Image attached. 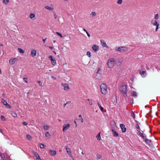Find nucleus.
<instances>
[{
	"label": "nucleus",
	"mask_w": 160,
	"mask_h": 160,
	"mask_svg": "<svg viewBox=\"0 0 160 160\" xmlns=\"http://www.w3.org/2000/svg\"><path fill=\"white\" fill-rule=\"evenodd\" d=\"M115 61V59L114 58H111L109 59L107 62L108 67V68H113L114 65Z\"/></svg>",
	"instance_id": "1"
},
{
	"label": "nucleus",
	"mask_w": 160,
	"mask_h": 160,
	"mask_svg": "<svg viewBox=\"0 0 160 160\" xmlns=\"http://www.w3.org/2000/svg\"><path fill=\"white\" fill-rule=\"evenodd\" d=\"M107 87L106 84L102 83L101 84V92L103 94H106L107 93Z\"/></svg>",
	"instance_id": "2"
},
{
	"label": "nucleus",
	"mask_w": 160,
	"mask_h": 160,
	"mask_svg": "<svg viewBox=\"0 0 160 160\" xmlns=\"http://www.w3.org/2000/svg\"><path fill=\"white\" fill-rule=\"evenodd\" d=\"M115 49L116 51L119 52H126L128 50V49L127 48L123 46L116 47Z\"/></svg>",
	"instance_id": "3"
},
{
	"label": "nucleus",
	"mask_w": 160,
	"mask_h": 160,
	"mask_svg": "<svg viewBox=\"0 0 160 160\" xmlns=\"http://www.w3.org/2000/svg\"><path fill=\"white\" fill-rule=\"evenodd\" d=\"M119 89L120 92L124 95V96H127V88L126 85H122L120 87Z\"/></svg>",
	"instance_id": "4"
},
{
	"label": "nucleus",
	"mask_w": 160,
	"mask_h": 160,
	"mask_svg": "<svg viewBox=\"0 0 160 160\" xmlns=\"http://www.w3.org/2000/svg\"><path fill=\"white\" fill-rule=\"evenodd\" d=\"M69 124H64L63 125L62 131L63 132H65L70 128Z\"/></svg>",
	"instance_id": "5"
},
{
	"label": "nucleus",
	"mask_w": 160,
	"mask_h": 160,
	"mask_svg": "<svg viewBox=\"0 0 160 160\" xmlns=\"http://www.w3.org/2000/svg\"><path fill=\"white\" fill-rule=\"evenodd\" d=\"M18 60V59L15 58H12L9 60V63L10 65L13 64Z\"/></svg>",
	"instance_id": "6"
},
{
	"label": "nucleus",
	"mask_w": 160,
	"mask_h": 160,
	"mask_svg": "<svg viewBox=\"0 0 160 160\" xmlns=\"http://www.w3.org/2000/svg\"><path fill=\"white\" fill-rule=\"evenodd\" d=\"M62 85L64 87V89L65 90L68 91L70 90V88L68 84L62 83Z\"/></svg>",
	"instance_id": "7"
},
{
	"label": "nucleus",
	"mask_w": 160,
	"mask_h": 160,
	"mask_svg": "<svg viewBox=\"0 0 160 160\" xmlns=\"http://www.w3.org/2000/svg\"><path fill=\"white\" fill-rule=\"evenodd\" d=\"M48 58L51 60V63L52 65H55L56 63L55 59L54 58H53L52 56L51 55Z\"/></svg>",
	"instance_id": "8"
},
{
	"label": "nucleus",
	"mask_w": 160,
	"mask_h": 160,
	"mask_svg": "<svg viewBox=\"0 0 160 160\" xmlns=\"http://www.w3.org/2000/svg\"><path fill=\"white\" fill-rule=\"evenodd\" d=\"M138 133L139 135L143 138L144 140L147 138L146 135L143 133V132L142 131V132L140 131H138Z\"/></svg>",
	"instance_id": "9"
},
{
	"label": "nucleus",
	"mask_w": 160,
	"mask_h": 160,
	"mask_svg": "<svg viewBox=\"0 0 160 160\" xmlns=\"http://www.w3.org/2000/svg\"><path fill=\"white\" fill-rule=\"evenodd\" d=\"M92 48L95 52H97L99 49V46L94 44L92 46Z\"/></svg>",
	"instance_id": "10"
},
{
	"label": "nucleus",
	"mask_w": 160,
	"mask_h": 160,
	"mask_svg": "<svg viewBox=\"0 0 160 160\" xmlns=\"http://www.w3.org/2000/svg\"><path fill=\"white\" fill-rule=\"evenodd\" d=\"M140 74L141 75V76L143 78L146 77L147 75V73L146 72V70L142 71V70H140Z\"/></svg>",
	"instance_id": "11"
},
{
	"label": "nucleus",
	"mask_w": 160,
	"mask_h": 160,
	"mask_svg": "<svg viewBox=\"0 0 160 160\" xmlns=\"http://www.w3.org/2000/svg\"><path fill=\"white\" fill-rule=\"evenodd\" d=\"M101 44L102 47L105 48H109L108 47L107 45L105 42L103 40H101Z\"/></svg>",
	"instance_id": "12"
},
{
	"label": "nucleus",
	"mask_w": 160,
	"mask_h": 160,
	"mask_svg": "<svg viewBox=\"0 0 160 160\" xmlns=\"http://www.w3.org/2000/svg\"><path fill=\"white\" fill-rule=\"evenodd\" d=\"M65 148H66V149L67 150V152L68 155L70 157H72V152L71 151L70 149L69 148H68V147H67V146H66Z\"/></svg>",
	"instance_id": "13"
},
{
	"label": "nucleus",
	"mask_w": 160,
	"mask_h": 160,
	"mask_svg": "<svg viewBox=\"0 0 160 160\" xmlns=\"http://www.w3.org/2000/svg\"><path fill=\"white\" fill-rule=\"evenodd\" d=\"M49 154L52 156H55L56 154V152L55 150H50L49 151Z\"/></svg>",
	"instance_id": "14"
},
{
	"label": "nucleus",
	"mask_w": 160,
	"mask_h": 160,
	"mask_svg": "<svg viewBox=\"0 0 160 160\" xmlns=\"http://www.w3.org/2000/svg\"><path fill=\"white\" fill-rule=\"evenodd\" d=\"M120 127L122 130V131L123 132H126V128H125V125L123 124H121L120 125Z\"/></svg>",
	"instance_id": "15"
},
{
	"label": "nucleus",
	"mask_w": 160,
	"mask_h": 160,
	"mask_svg": "<svg viewBox=\"0 0 160 160\" xmlns=\"http://www.w3.org/2000/svg\"><path fill=\"white\" fill-rule=\"evenodd\" d=\"M37 52L36 50H32L31 52V55L32 57H35L36 55Z\"/></svg>",
	"instance_id": "16"
},
{
	"label": "nucleus",
	"mask_w": 160,
	"mask_h": 160,
	"mask_svg": "<svg viewBox=\"0 0 160 160\" xmlns=\"http://www.w3.org/2000/svg\"><path fill=\"white\" fill-rule=\"evenodd\" d=\"M144 140L147 144L149 145L151 144V140L147 139L146 138Z\"/></svg>",
	"instance_id": "17"
},
{
	"label": "nucleus",
	"mask_w": 160,
	"mask_h": 160,
	"mask_svg": "<svg viewBox=\"0 0 160 160\" xmlns=\"http://www.w3.org/2000/svg\"><path fill=\"white\" fill-rule=\"evenodd\" d=\"M112 130L113 133V135L114 137H117L119 136L118 134L115 131L114 129H112Z\"/></svg>",
	"instance_id": "18"
},
{
	"label": "nucleus",
	"mask_w": 160,
	"mask_h": 160,
	"mask_svg": "<svg viewBox=\"0 0 160 160\" xmlns=\"http://www.w3.org/2000/svg\"><path fill=\"white\" fill-rule=\"evenodd\" d=\"M45 8L50 11H52L54 10L53 7H50L48 6H46L45 7Z\"/></svg>",
	"instance_id": "19"
},
{
	"label": "nucleus",
	"mask_w": 160,
	"mask_h": 160,
	"mask_svg": "<svg viewBox=\"0 0 160 160\" xmlns=\"http://www.w3.org/2000/svg\"><path fill=\"white\" fill-rule=\"evenodd\" d=\"M156 20H152L151 21V23L154 26H156L159 23H158L156 21Z\"/></svg>",
	"instance_id": "20"
},
{
	"label": "nucleus",
	"mask_w": 160,
	"mask_h": 160,
	"mask_svg": "<svg viewBox=\"0 0 160 160\" xmlns=\"http://www.w3.org/2000/svg\"><path fill=\"white\" fill-rule=\"evenodd\" d=\"M0 156L3 160H8L7 158L4 154L1 153Z\"/></svg>",
	"instance_id": "21"
},
{
	"label": "nucleus",
	"mask_w": 160,
	"mask_h": 160,
	"mask_svg": "<svg viewBox=\"0 0 160 160\" xmlns=\"http://www.w3.org/2000/svg\"><path fill=\"white\" fill-rule=\"evenodd\" d=\"M131 94L132 96L135 98H136L137 97V93L134 91L132 92Z\"/></svg>",
	"instance_id": "22"
},
{
	"label": "nucleus",
	"mask_w": 160,
	"mask_h": 160,
	"mask_svg": "<svg viewBox=\"0 0 160 160\" xmlns=\"http://www.w3.org/2000/svg\"><path fill=\"white\" fill-rule=\"evenodd\" d=\"M11 114L13 117H14V118H17V114L14 112H13V111L11 112Z\"/></svg>",
	"instance_id": "23"
},
{
	"label": "nucleus",
	"mask_w": 160,
	"mask_h": 160,
	"mask_svg": "<svg viewBox=\"0 0 160 160\" xmlns=\"http://www.w3.org/2000/svg\"><path fill=\"white\" fill-rule=\"evenodd\" d=\"M78 117L80 118L79 120L81 121L82 123H83V122L84 120L82 115H79Z\"/></svg>",
	"instance_id": "24"
},
{
	"label": "nucleus",
	"mask_w": 160,
	"mask_h": 160,
	"mask_svg": "<svg viewBox=\"0 0 160 160\" xmlns=\"http://www.w3.org/2000/svg\"><path fill=\"white\" fill-rule=\"evenodd\" d=\"M18 50L20 53H24L25 52L21 48H18Z\"/></svg>",
	"instance_id": "25"
},
{
	"label": "nucleus",
	"mask_w": 160,
	"mask_h": 160,
	"mask_svg": "<svg viewBox=\"0 0 160 160\" xmlns=\"http://www.w3.org/2000/svg\"><path fill=\"white\" fill-rule=\"evenodd\" d=\"M1 102L4 105H5L6 104H7V102L6 101L3 99H1Z\"/></svg>",
	"instance_id": "26"
},
{
	"label": "nucleus",
	"mask_w": 160,
	"mask_h": 160,
	"mask_svg": "<svg viewBox=\"0 0 160 160\" xmlns=\"http://www.w3.org/2000/svg\"><path fill=\"white\" fill-rule=\"evenodd\" d=\"M34 154L35 156H36L37 159H40L38 153H37L36 152H35L34 153Z\"/></svg>",
	"instance_id": "27"
},
{
	"label": "nucleus",
	"mask_w": 160,
	"mask_h": 160,
	"mask_svg": "<svg viewBox=\"0 0 160 160\" xmlns=\"http://www.w3.org/2000/svg\"><path fill=\"white\" fill-rule=\"evenodd\" d=\"M101 111L102 112L103 115L104 116H105V115H106L105 113L106 112V110H105L104 112L103 110V108L101 106Z\"/></svg>",
	"instance_id": "28"
},
{
	"label": "nucleus",
	"mask_w": 160,
	"mask_h": 160,
	"mask_svg": "<svg viewBox=\"0 0 160 160\" xmlns=\"http://www.w3.org/2000/svg\"><path fill=\"white\" fill-rule=\"evenodd\" d=\"M98 72H97V74L96 75V78H97V79H99V73H98L99 72V69L98 68Z\"/></svg>",
	"instance_id": "29"
},
{
	"label": "nucleus",
	"mask_w": 160,
	"mask_h": 160,
	"mask_svg": "<svg viewBox=\"0 0 160 160\" xmlns=\"http://www.w3.org/2000/svg\"><path fill=\"white\" fill-rule=\"evenodd\" d=\"M35 17V14L33 13H31L30 15V18L31 19H32Z\"/></svg>",
	"instance_id": "30"
},
{
	"label": "nucleus",
	"mask_w": 160,
	"mask_h": 160,
	"mask_svg": "<svg viewBox=\"0 0 160 160\" xmlns=\"http://www.w3.org/2000/svg\"><path fill=\"white\" fill-rule=\"evenodd\" d=\"M40 147L41 148H44L45 147V145L43 144L40 143L39 144Z\"/></svg>",
	"instance_id": "31"
},
{
	"label": "nucleus",
	"mask_w": 160,
	"mask_h": 160,
	"mask_svg": "<svg viewBox=\"0 0 160 160\" xmlns=\"http://www.w3.org/2000/svg\"><path fill=\"white\" fill-rule=\"evenodd\" d=\"M2 1L4 4H7L8 3L9 0H2Z\"/></svg>",
	"instance_id": "32"
},
{
	"label": "nucleus",
	"mask_w": 160,
	"mask_h": 160,
	"mask_svg": "<svg viewBox=\"0 0 160 160\" xmlns=\"http://www.w3.org/2000/svg\"><path fill=\"white\" fill-rule=\"evenodd\" d=\"M90 15L93 17L96 15V13L95 12H92L90 14Z\"/></svg>",
	"instance_id": "33"
},
{
	"label": "nucleus",
	"mask_w": 160,
	"mask_h": 160,
	"mask_svg": "<svg viewBox=\"0 0 160 160\" xmlns=\"http://www.w3.org/2000/svg\"><path fill=\"white\" fill-rule=\"evenodd\" d=\"M159 18V15L158 14H156L155 16V19L156 20H157Z\"/></svg>",
	"instance_id": "34"
},
{
	"label": "nucleus",
	"mask_w": 160,
	"mask_h": 160,
	"mask_svg": "<svg viewBox=\"0 0 160 160\" xmlns=\"http://www.w3.org/2000/svg\"><path fill=\"white\" fill-rule=\"evenodd\" d=\"M43 128L45 130H47L49 129V126L48 125L44 126Z\"/></svg>",
	"instance_id": "35"
},
{
	"label": "nucleus",
	"mask_w": 160,
	"mask_h": 160,
	"mask_svg": "<svg viewBox=\"0 0 160 160\" xmlns=\"http://www.w3.org/2000/svg\"><path fill=\"white\" fill-rule=\"evenodd\" d=\"M96 137L98 140H100V132L98 133Z\"/></svg>",
	"instance_id": "36"
},
{
	"label": "nucleus",
	"mask_w": 160,
	"mask_h": 160,
	"mask_svg": "<svg viewBox=\"0 0 160 160\" xmlns=\"http://www.w3.org/2000/svg\"><path fill=\"white\" fill-rule=\"evenodd\" d=\"M45 136L46 137L49 138L50 136V133L48 132L45 133Z\"/></svg>",
	"instance_id": "37"
},
{
	"label": "nucleus",
	"mask_w": 160,
	"mask_h": 160,
	"mask_svg": "<svg viewBox=\"0 0 160 160\" xmlns=\"http://www.w3.org/2000/svg\"><path fill=\"white\" fill-rule=\"evenodd\" d=\"M87 100L89 102V104L90 105H92L93 104L92 101V100L89 99H87Z\"/></svg>",
	"instance_id": "38"
},
{
	"label": "nucleus",
	"mask_w": 160,
	"mask_h": 160,
	"mask_svg": "<svg viewBox=\"0 0 160 160\" xmlns=\"http://www.w3.org/2000/svg\"><path fill=\"white\" fill-rule=\"evenodd\" d=\"M26 137L29 140H31L32 138V137L29 134L27 135Z\"/></svg>",
	"instance_id": "39"
},
{
	"label": "nucleus",
	"mask_w": 160,
	"mask_h": 160,
	"mask_svg": "<svg viewBox=\"0 0 160 160\" xmlns=\"http://www.w3.org/2000/svg\"><path fill=\"white\" fill-rule=\"evenodd\" d=\"M136 127L137 129H139L140 128L138 124V122H137V123L136 124Z\"/></svg>",
	"instance_id": "40"
},
{
	"label": "nucleus",
	"mask_w": 160,
	"mask_h": 160,
	"mask_svg": "<svg viewBox=\"0 0 160 160\" xmlns=\"http://www.w3.org/2000/svg\"><path fill=\"white\" fill-rule=\"evenodd\" d=\"M87 55L89 57H91V52L90 51L88 52H87Z\"/></svg>",
	"instance_id": "41"
},
{
	"label": "nucleus",
	"mask_w": 160,
	"mask_h": 160,
	"mask_svg": "<svg viewBox=\"0 0 160 160\" xmlns=\"http://www.w3.org/2000/svg\"><path fill=\"white\" fill-rule=\"evenodd\" d=\"M56 33L58 35V36H60L61 38H63V36H62V35L59 32H57Z\"/></svg>",
	"instance_id": "42"
},
{
	"label": "nucleus",
	"mask_w": 160,
	"mask_h": 160,
	"mask_svg": "<svg viewBox=\"0 0 160 160\" xmlns=\"http://www.w3.org/2000/svg\"><path fill=\"white\" fill-rule=\"evenodd\" d=\"M159 24H158V25H157L156 26V31H157L158 30V28H159Z\"/></svg>",
	"instance_id": "43"
},
{
	"label": "nucleus",
	"mask_w": 160,
	"mask_h": 160,
	"mask_svg": "<svg viewBox=\"0 0 160 160\" xmlns=\"http://www.w3.org/2000/svg\"><path fill=\"white\" fill-rule=\"evenodd\" d=\"M38 82L39 83L40 86H42V83L40 81H38Z\"/></svg>",
	"instance_id": "44"
},
{
	"label": "nucleus",
	"mask_w": 160,
	"mask_h": 160,
	"mask_svg": "<svg viewBox=\"0 0 160 160\" xmlns=\"http://www.w3.org/2000/svg\"><path fill=\"white\" fill-rule=\"evenodd\" d=\"M1 120H3V121H5V119L4 118V117L3 116H1Z\"/></svg>",
	"instance_id": "45"
},
{
	"label": "nucleus",
	"mask_w": 160,
	"mask_h": 160,
	"mask_svg": "<svg viewBox=\"0 0 160 160\" xmlns=\"http://www.w3.org/2000/svg\"><path fill=\"white\" fill-rule=\"evenodd\" d=\"M27 78H23V80L26 83H28V81L27 80Z\"/></svg>",
	"instance_id": "46"
},
{
	"label": "nucleus",
	"mask_w": 160,
	"mask_h": 160,
	"mask_svg": "<svg viewBox=\"0 0 160 160\" xmlns=\"http://www.w3.org/2000/svg\"><path fill=\"white\" fill-rule=\"evenodd\" d=\"M122 0H118L117 3L118 4H120L122 3Z\"/></svg>",
	"instance_id": "47"
},
{
	"label": "nucleus",
	"mask_w": 160,
	"mask_h": 160,
	"mask_svg": "<svg viewBox=\"0 0 160 160\" xmlns=\"http://www.w3.org/2000/svg\"><path fill=\"white\" fill-rule=\"evenodd\" d=\"M22 124L25 126H27L28 125V123L26 122H22Z\"/></svg>",
	"instance_id": "48"
},
{
	"label": "nucleus",
	"mask_w": 160,
	"mask_h": 160,
	"mask_svg": "<svg viewBox=\"0 0 160 160\" xmlns=\"http://www.w3.org/2000/svg\"><path fill=\"white\" fill-rule=\"evenodd\" d=\"M132 116L134 118H135V114L133 113V112L132 111Z\"/></svg>",
	"instance_id": "49"
},
{
	"label": "nucleus",
	"mask_w": 160,
	"mask_h": 160,
	"mask_svg": "<svg viewBox=\"0 0 160 160\" xmlns=\"http://www.w3.org/2000/svg\"><path fill=\"white\" fill-rule=\"evenodd\" d=\"M5 106L8 108H10L11 107V106H10L8 104V103H7V104H6L5 105Z\"/></svg>",
	"instance_id": "50"
},
{
	"label": "nucleus",
	"mask_w": 160,
	"mask_h": 160,
	"mask_svg": "<svg viewBox=\"0 0 160 160\" xmlns=\"http://www.w3.org/2000/svg\"><path fill=\"white\" fill-rule=\"evenodd\" d=\"M54 17L55 19H56L57 18V16L56 14H54Z\"/></svg>",
	"instance_id": "51"
},
{
	"label": "nucleus",
	"mask_w": 160,
	"mask_h": 160,
	"mask_svg": "<svg viewBox=\"0 0 160 160\" xmlns=\"http://www.w3.org/2000/svg\"><path fill=\"white\" fill-rule=\"evenodd\" d=\"M86 33H87V35L88 36V37H90V34H89L88 33V32H87Z\"/></svg>",
	"instance_id": "52"
},
{
	"label": "nucleus",
	"mask_w": 160,
	"mask_h": 160,
	"mask_svg": "<svg viewBox=\"0 0 160 160\" xmlns=\"http://www.w3.org/2000/svg\"><path fill=\"white\" fill-rule=\"evenodd\" d=\"M51 78L54 80H56V78L55 77H54L53 76L51 77Z\"/></svg>",
	"instance_id": "53"
},
{
	"label": "nucleus",
	"mask_w": 160,
	"mask_h": 160,
	"mask_svg": "<svg viewBox=\"0 0 160 160\" xmlns=\"http://www.w3.org/2000/svg\"><path fill=\"white\" fill-rule=\"evenodd\" d=\"M46 39H47V38H45V39H43V41L44 43H45V41H46Z\"/></svg>",
	"instance_id": "54"
},
{
	"label": "nucleus",
	"mask_w": 160,
	"mask_h": 160,
	"mask_svg": "<svg viewBox=\"0 0 160 160\" xmlns=\"http://www.w3.org/2000/svg\"><path fill=\"white\" fill-rule=\"evenodd\" d=\"M84 31H85L86 32H87V31L84 28H83Z\"/></svg>",
	"instance_id": "55"
},
{
	"label": "nucleus",
	"mask_w": 160,
	"mask_h": 160,
	"mask_svg": "<svg viewBox=\"0 0 160 160\" xmlns=\"http://www.w3.org/2000/svg\"><path fill=\"white\" fill-rule=\"evenodd\" d=\"M49 48H50V49H52V48H52V47H51V46H49Z\"/></svg>",
	"instance_id": "56"
},
{
	"label": "nucleus",
	"mask_w": 160,
	"mask_h": 160,
	"mask_svg": "<svg viewBox=\"0 0 160 160\" xmlns=\"http://www.w3.org/2000/svg\"><path fill=\"white\" fill-rule=\"evenodd\" d=\"M74 122L75 123V124H76V125L77 126V123L76 122V121L75 120H74Z\"/></svg>",
	"instance_id": "57"
},
{
	"label": "nucleus",
	"mask_w": 160,
	"mask_h": 160,
	"mask_svg": "<svg viewBox=\"0 0 160 160\" xmlns=\"http://www.w3.org/2000/svg\"><path fill=\"white\" fill-rule=\"evenodd\" d=\"M98 105L99 107V108H100V104L99 103H98Z\"/></svg>",
	"instance_id": "58"
},
{
	"label": "nucleus",
	"mask_w": 160,
	"mask_h": 160,
	"mask_svg": "<svg viewBox=\"0 0 160 160\" xmlns=\"http://www.w3.org/2000/svg\"><path fill=\"white\" fill-rule=\"evenodd\" d=\"M0 132H2V130L1 128H0Z\"/></svg>",
	"instance_id": "59"
},
{
	"label": "nucleus",
	"mask_w": 160,
	"mask_h": 160,
	"mask_svg": "<svg viewBox=\"0 0 160 160\" xmlns=\"http://www.w3.org/2000/svg\"><path fill=\"white\" fill-rule=\"evenodd\" d=\"M53 52L55 54H56V52H55L53 51Z\"/></svg>",
	"instance_id": "60"
},
{
	"label": "nucleus",
	"mask_w": 160,
	"mask_h": 160,
	"mask_svg": "<svg viewBox=\"0 0 160 160\" xmlns=\"http://www.w3.org/2000/svg\"><path fill=\"white\" fill-rule=\"evenodd\" d=\"M82 155H83V154H84V153H83V152H82Z\"/></svg>",
	"instance_id": "61"
},
{
	"label": "nucleus",
	"mask_w": 160,
	"mask_h": 160,
	"mask_svg": "<svg viewBox=\"0 0 160 160\" xmlns=\"http://www.w3.org/2000/svg\"><path fill=\"white\" fill-rule=\"evenodd\" d=\"M53 42H54V43L55 42V41H53Z\"/></svg>",
	"instance_id": "62"
},
{
	"label": "nucleus",
	"mask_w": 160,
	"mask_h": 160,
	"mask_svg": "<svg viewBox=\"0 0 160 160\" xmlns=\"http://www.w3.org/2000/svg\"><path fill=\"white\" fill-rule=\"evenodd\" d=\"M69 38H70V39H71L70 37H69Z\"/></svg>",
	"instance_id": "63"
},
{
	"label": "nucleus",
	"mask_w": 160,
	"mask_h": 160,
	"mask_svg": "<svg viewBox=\"0 0 160 160\" xmlns=\"http://www.w3.org/2000/svg\"><path fill=\"white\" fill-rule=\"evenodd\" d=\"M64 1H67L68 0H64Z\"/></svg>",
	"instance_id": "64"
}]
</instances>
